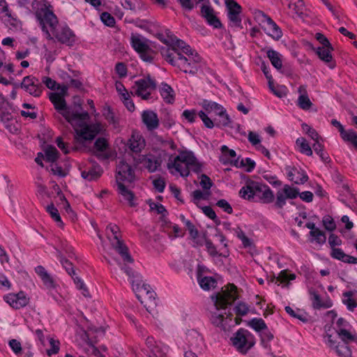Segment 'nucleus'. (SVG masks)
I'll use <instances>...</instances> for the list:
<instances>
[{
  "label": "nucleus",
  "instance_id": "b1692460",
  "mask_svg": "<svg viewBox=\"0 0 357 357\" xmlns=\"http://www.w3.org/2000/svg\"><path fill=\"white\" fill-rule=\"evenodd\" d=\"M141 119L148 130L152 131L158 128L160 120L155 112L151 109L143 110L141 113Z\"/></svg>",
  "mask_w": 357,
  "mask_h": 357
},
{
  "label": "nucleus",
  "instance_id": "58836bf2",
  "mask_svg": "<svg viewBox=\"0 0 357 357\" xmlns=\"http://www.w3.org/2000/svg\"><path fill=\"white\" fill-rule=\"evenodd\" d=\"M247 326L252 328L259 333L267 328V326L262 319L253 318L247 321Z\"/></svg>",
  "mask_w": 357,
  "mask_h": 357
},
{
  "label": "nucleus",
  "instance_id": "0e129e2a",
  "mask_svg": "<svg viewBox=\"0 0 357 357\" xmlns=\"http://www.w3.org/2000/svg\"><path fill=\"white\" fill-rule=\"evenodd\" d=\"M198 113L195 109H185L182 113V116L190 123L195 122Z\"/></svg>",
  "mask_w": 357,
  "mask_h": 357
},
{
  "label": "nucleus",
  "instance_id": "0eeeda50",
  "mask_svg": "<svg viewBox=\"0 0 357 357\" xmlns=\"http://www.w3.org/2000/svg\"><path fill=\"white\" fill-rule=\"evenodd\" d=\"M106 233L112 248L121 256L123 261L125 263H133L134 259L129 252L128 247L121 238L119 226L109 223L106 227Z\"/></svg>",
  "mask_w": 357,
  "mask_h": 357
},
{
  "label": "nucleus",
  "instance_id": "4468645a",
  "mask_svg": "<svg viewBox=\"0 0 357 357\" xmlns=\"http://www.w3.org/2000/svg\"><path fill=\"white\" fill-rule=\"evenodd\" d=\"M227 10V17L231 26L242 29L241 13L242 8L235 0H225Z\"/></svg>",
  "mask_w": 357,
  "mask_h": 357
},
{
  "label": "nucleus",
  "instance_id": "20e7f679",
  "mask_svg": "<svg viewBox=\"0 0 357 357\" xmlns=\"http://www.w3.org/2000/svg\"><path fill=\"white\" fill-rule=\"evenodd\" d=\"M128 280L132 284L136 297L144 305L147 312L154 310L157 306L156 294L149 284L143 282L142 275L135 271L131 277H128Z\"/></svg>",
  "mask_w": 357,
  "mask_h": 357
},
{
  "label": "nucleus",
  "instance_id": "09e8293b",
  "mask_svg": "<svg viewBox=\"0 0 357 357\" xmlns=\"http://www.w3.org/2000/svg\"><path fill=\"white\" fill-rule=\"evenodd\" d=\"M348 344L338 343L334 348L340 357H351V351Z\"/></svg>",
  "mask_w": 357,
  "mask_h": 357
},
{
  "label": "nucleus",
  "instance_id": "774afa93",
  "mask_svg": "<svg viewBox=\"0 0 357 357\" xmlns=\"http://www.w3.org/2000/svg\"><path fill=\"white\" fill-rule=\"evenodd\" d=\"M153 185L155 190L160 193H162L164 192L165 186H166L165 180L161 177L154 179L153 181Z\"/></svg>",
  "mask_w": 357,
  "mask_h": 357
},
{
  "label": "nucleus",
  "instance_id": "680f3d73",
  "mask_svg": "<svg viewBox=\"0 0 357 357\" xmlns=\"http://www.w3.org/2000/svg\"><path fill=\"white\" fill-rule=\"evenodd\" d=\"M100 20L105 25L109 26V27L114 26V25L116 24L114 17L110 13H109L107 12H103L100 15Z\"/></svg>",
  "mask_w": 357,
  "mask_h": 357
},
{
  "label": "nucleus",
  "instance_id": "f704fd0d",
  "mask_svg": "<svg viewBox=\"0 0 357 357\" xmlns=\"http://www.w3.org/2000/svg\"><path fill=\"white\" fill-rule=\"evenodd\" d=\"M102 174V169L100 166H93L87 170L81 172L82 177L89 181L98 180Z\"/></svg>",
  "mask_w": 357,
  "mask_h": 357
},
{
  "label": "nucleus",
  "instance_id": "72a5a7b5",
  "mask_svg": "<svg viewBox=\"0 0 357 357\" xmlns=\"http://www.w3.org/2000/svg\"><path fill=\"white\" fill-rule=\"evenodd\" d=\"M160 93L167 104H173L175 101V93L170 85L162 82L160 87Z\"/></svg>",
  "mask_w": 357,
  "mask_h": 357
},
{
  "label": "nucleus",
  "instance_id": "5fc2aeb1",
  "mask_svg": "<svg viewBox=\"0 0 357 357\" xmlns=\"http://www.w3.org/2000/svg\"><path fill=\"white\" fill-rule=\"evenodd\" d=\"M331 257L335 259L347 263L349 255H347L341 248H334L331 251Z\"/></svg>",
  "mask_w": 357,
  "mask_h": 357
},
{
  "label": "nucleus",
  "instance_id": "39448f33",
  "mask_svg": "<svg viewBox=\"0 0 357 357\" xmlns=\"http://www.w3.org/2000/svg\"><path fill=\"white\" fill-rule=\"evenodd\" d=\"M168 168L174 169L182 177L190 174V169L198 174L202 172V165L191 151H180L173 161L168 162Z\"/></svg>",
  "mask_w": 357,
  "mask_h": 357
},
{
  "label": "nucleus",
  "instance_id": "79ce46f5",
  "mask_svg": "<svg viewBox=\"0 0 357 357\" xmlns=\"http://www.w3.org/2000/svg\"><path fill=\"white\" fill-rule=\"evenodd\" d=\"M350 329L341 330L337 333L339 337L343 343L349 344L350 342L357 343V334H353L349 331Z\"/></svg>",
  "mask_w": 357,
  "mask_h": 357
},
{
  "label": "nucleus",
  "instance_id": "7ed1b4c3",
  "mask_svg": "<svg viewBox=\"0 0 357 357\" xmlns=\"http://www.w3.org/2000/svg\"><path fill=\"white\" fill-rule=\"evenodd\" d=\"M238 195L242 199L250 202L256 198L258 202L264 204L272 203L275 198L273 191L268 185L252 179L245 181Z\"/></svg>",
  "mask_w": 357,
  "mask_h": 357
},
{
  "label": "nucleus",
  "instance_id": "c03bdc74",
  "mask_svg": "<svg viewBox=\"0 0 357 357\" xmlns=\"http://www.w3.org/2000/svg\"><path fill=\"white\" fill-rule=\"evenodd\" d=\"M332 322L335 325V329L338 333L341 330L350 329L351 325L349 323L342 317H337V314H335L332 317Z\"/></svg>",
  "mask_w": 357,
  "mask_h": 357
},
{
  "label": "nucleus",
  "instance_id": "f3484780",
  "mask_svg": "<svg viewBox=\"0 0 357 357\" xmlns=\"http://www.w3.org/2000/svg\"><path fill=\"white\" fill-rule=\"evenodd\" d=\"M284 172L287 178L296 185L304 184L309 179L306 172L300 167L286 165Z\"/></svg>",
  "mask_w": 357,
  "mask_h": 357
},
{
  "label": "nucleus",
  "instance_id": "f257e3e1",
  "mask_svg": "<svg viewBox=\"0 0 357 357\" xmlns=\"http://www.w3.org/2000/svg\"><path fill=\"white\" fill-rule=\"evenodd\" d=\"M160 54L165 61L180 70L195 75L202 70L204 61L197 52L185 41L171 38L170 47H162Z\"/></svg>",
  "mask_w": 357,
  "mask_h": 357
},
{
  "label": "nucleus",
  "instance_id": "13d9d810",
  "mask_svg": "<svg viewBox=\"0 0 357 357\" xmlns=\"http://www.w3.org/2000/svg\"><path fill=\"white\" fill-rule=\"evenodd\" d=\"M322 223L324 228L329 231H333L336 229V224L331 215H327L324 216Z\"/></svg>",
  "mask_w": 357,
  "mask_h": 357
},
{
  "label": "nucleus",
  "instance_id": "4c0bfd02",
  "mask_svg": "<svg viewBox=\"0 0 357 357\" xmlns=\"http://www.w3.org/2000/svg\"><path fill=\"white\" fill-rule=\"evenodd\" d=\"M103 116H105V119L107 121V122L110 125H112L114 128H116L119 126V119L118 117L116 116L114 112L109 106H107L104 108Z\"/></svg>",
  "mask_w": 357,
  "mask_h": 357
},
{
  "label": "nucleus",
  "instance_id": "864d4df0",
  "mask_svg": "<svg viewBox=\"0 0 357 357\" xmlns=\"http://www.w3.org/2000/svg\"><path fill=\"white\" fill-rule=\"evenodd\" d=\"M344 298L342 299V302L344 305H347L348 310L353 311L354 308L357 306L356 301L351 298L352 294L350 291H347L343 294Z\"/></svg>",
  "mask_w": 357,
  "mask_h": 357
},
{
  "label": "nucleus",
  "instance_id": "9b49d317",
  "mask_svg": "<svg viewBox=\"0 0 357 357\" xmlns=\"http://www.w3.org/2000/svg\"><path fill=\"white\" fill-rule=\"evenodd\" d=\"M233 346L242 354H245L255 344V336L248 330L240 328L231 338Z\"/></svg>",
  "mask_w": 357,
  "mask_h": 357
},
{
  "label": "nucleus",
  "instance_id": "5701e85b",
  "mask_svg": "<svg viewBox=\"0 0 357 357\" xmlns=\"http://www.w3.org/2000/svg\"><path fill=\"white\" fill-rule=\"evenodd\" d=\"M198 116L202 121L204 126L209 129H212L214 127H216L218 128L227 127L231 123V120H230L229 117H225L224 119L218 118V119H214L213 120H212L211 118L209 117L208 115L202 110L199 111L198 112Z\"/></svg>",
  "mask_w": 357,
  "mask_h": 357
},
{
  "label": "nucleus",
  "instance_id": "aec40b11",
  "mask_svg": "<svg viewBox=\"0 0 357 357\" xmlns=\"http://www.w3.org/2000/svg\"><path fill=\"white\" fill-rule=\"evenodd\" d=\"M137 162L143 165L149 172H155L160 168L162 160L152 154L139 155Z\"/></svg>",
  "mask_w": 357,
  "mask_h": 357
},
{
  "label": "nucleus",
  "instance_id": "bf43d9fd",
  "mask_svg": "<svg viewBox=\"0 0 357 357\" xmlns=\"http://www.w3.org/2000/svg\"><path fill=\"white\" fill-rule=\"evenodd\" d=\"M303 132L307 134L312 140H317L320 139L318 132L307 123H303L301 125Z\"/></svg>",
  "mask_w": 357,
  "mask_h": 357
},
{
  "label": "nucleus",
  "instance_id": "3c124183",
  "mask_svg": "<svg viewBox=\"0 0 357 357\" xmlns=\"http://www.w3.org/2000/svg\"><path fill=\"white\" fill-rule=\"evenodd\" d=\"M287 6L298 15L303 14L305 5L303 0H295L294 1L289 2Z\"/></svg>",
  "mask_w": 357,
  "mask_h": 357
},
{
  "label": "nucleus",
  "instance_id": "69168bd1",
  "mask_svg": "<svg viewBox=\"0 0 357 357\" xmlns=\"http://www.w3.org/2000/svg\"><path fill=\"white\" fill-rule=\"evenodd\" d=\"M115 71L120 78L127 76L128 69L126 65L123 62H119L115 66Z\"/></svg>",
  "mask_w": 357,
  "mask_h": 357
},
{
  "label": "nucleus",
  "instance_id": "4d7b16f0",
  "mask_svg": "<svg viewBox=\"0 0 357 357\" xmlns=\"http://www.w3.org/2000/svg\"><path fill=\"white\" fill-rule=\"evenodd\" d=\"M94 149L96 151H105L109 147L107 140L104 137H98L94 142Z\"/></svg>",
  "mask_w": 357,
  "mask_h": 357
},
{
  "label": "nucleus",
  "instance_id": "cd10ccee",
  "mask_svg": "<svg viewBox=\"0 0 357 357\" xmlns=\"http://www.w3.org/2000/svg\"><path fill=\"white\" fill-rule=\"evenodd\" d=\"M35 272L40 278L45 289L52 291L56 289V283L43 266H37L35 268Z\"/></svg>",
  "mask_w": 357,
  "mask_h": 357
},
{
  "label": "nucleus",
  "instance_id": "423d86ee",
  "mask_svg": "<svg viewBox=\"0 0 357 357\" xmlns=\"http://www.w3.org/2000/svg\"><path fill=\"white\" fill-rule=\"evenodd\" d=\"M49 99L53 104L55 109L58 111L65 119L70 123L73 124L77 120H86L89 119V115L87 112H73L67 107L66 101L62 93H50Z\"/></svg>",
  "mask_w": 357,
  "mask_h": 357
},
{
  "label": "nucleus",
  "instance_id": "e433bc0d",
  "mask_svg": "<svg viewBox=\"0 0 357 357\" xmlns=\"http://www.w3.org/2000/svg\"><path fill=\"white\" fill-rule=\"evenodd\" d=\"M267 57L270 60L271 64L278 70H280L282 67V61L281 59V54L273 50L270 49L266 52Z\"/></svg>",
  "mask_w": 357,
  "mask_h": 357
},
{
  "label": "nucleus",
  "instance_id": "de8ad7c7",
  "mask_svg": "<svg viewBox=\"0 0 357 357\" xmlns=\"http://www.w3.org/2000/svg\"><path fill=\"white\" fill-rule=\"evenodd\" d=\"M46 211L50 214L51 218L58 223L59 226H63V222L61 220V218L60 216V214L59 213V211L55 207L53 203H51L50 204H48L46 208Z\"/></svg>",
  "mask_w": 357,
  "mask_h": 357
},
{
  "label": "nucleus",
  "instance_id": "37998d69",
  "mask_svg": "<svg viewBox=\"0 0 357 357\" xmlns=\"http://www.w3.org/2000/svg\"><path fill=\"white\" fill-rule=\"evenodd\" d=\"M342 139L346 142H350L357 149V132L352 129L345 130L340 135Z\"/></svg>",
  "mask_w": 357,
  "mask_h": 357
},
{
  "label": "nucleus",
  "instance_id": "338daca9",
  "mask_svg": "<svg viewBox=\"0 0 357 357\" xmlns=\"http://www.w3.org/2000/svg\"><path fill=\"white\" fill-rule=\"evenodd\" d=\"M50 344L51 348L47 351V354L49 356H51L52 355L56 354L59 352L60 342L58 340L50 338Z\"/></svg>",
  "mask_w": 357,
  "mask_h": 357
},
{
  "label": "nucleus",
  "instance_id": "c756f323",
  "mask_svg": "<svg viewBox=\"0 0 357 357\" xmlns=\"http://www.w3.org/2000/svg\"><path fill=\"white\" fill-rule=\"evenodd\" d=\"M311 299L313 307L315 310L327 309L333 305L332 301L327 295L321 297L317 293L313 292L311 294Z\"/></svg>",
  "mask_w": 357,
  "mask_h": 357
},
{
  "label": "nucleus",
  "instance_id": "bb28decb",
  "mask_svg": "<svg viewBox=\"0 0 357 357\" xmlns=\"http://www.w3.org/2000/svg\"><path fill=\"white\" fill-rule=\"evenodd\" d=\"M127 146L132 153L138 154L144 149L146 142L139 132H133L128 139Z\"/></svg>",
  "mask_w": 357,
  "mask_h": 357
},
{
  "label": "nucleus",
  "instance_id": "a878e982",
  "mask_svg": "<svg viewBox=\"0 0 357 357\" xmlns=\"http://www.w3.org/2000/svg\"><path fill=\"white\" fill-rule=\"evenodd\" d=\"M332 51H333L332 45H328L327 47H318L314 50V52L319 59L327 64L329 68L334 69L336 66V63L333 59L331 53Z\"/></svg>",
  "mask_w": 357,
  "mask_h": 357
},
{
  "label": "nucleus",
  "instance_id": "8fccbe9b",
  "mask_svg": "<svg viewBox=\"0 0 357 357\" xmlns=\"http://www.w3.org/2000/svg\"><path fill=\"white\" fill-rule=\"evenodd\" d=\"M255 20L264 28L272 19L264 12L257 10L254 13Z\"/></svg>",
  "mask_w": 357,
  "mask_h": 357
},
{
  "label": "nucleus",
  "instance_id": "603ef678",
  "mask_svg": "<svg viewBox=\"0 0 357 357\" xmlns=\"http://www.w3.org/2000/svg\"><path fill=\"white\" fill-rule=\"evenodd\" d=\"M309 234L318 244L323 245L326 243V234L323 231L320 230L319 228L316 229L314 231H310Z\"/></svg>",
  "mask_w": 357,
  "mask_h": 357
},
{
  "label": "nucleus",
  "instance_id": "a18cd8bd",
  "mask_svg": "<svg viewBox=\"0 0 357 357\" xmlns=\"http://www.w3.org/2000/svg\"><path fill=\"white\" fill-rule=\"evenodd\" d=\"M259 336L261 338V344L265 349H270L271 348V344L270 342L273 340L274 335L271 331L268 330L267 328L266 330L261 331V333H259Z\"/></svg>",
  "mask_w": 357,
  "mask_h": 357
},
{
  "label": "nucleus",
  "instance_id": "393cba45",
  "mask_svg": "<svg viewBox=\"0 0 357 357\" xmlns=\"http://www.w3.org/2000/svg\"><path fill=\"white\" fill-rule=\"evenodd\" d=\"M146 344L149 349V357H165L168 347L161 342H156L153 337H148Z\"/></svg>",
  "mask_w": 357,
  "mask_h": 357
},
{
  "label": "nucleus",
  "instance_id": "6ab92c4d",
  "mask_svg": "<svg viewBox=\"0 0 357 357\" xmlns=\"http://www.w3.org/2000/svg\"><path fill=\"white\" fill-rule=\"evenodd\" d=\"M298 189L286 184L284 185L282 190L277 192L275 206L278 208H282L286 205V200L287 199H296L298 197Z\"/></svg>",
  "mask_w": 357,
  "mask_h": 357
},
{
  "label": "nucleus",
  "instance_id": "473e14b6",
  "mask_svg": "<svg viewBox=\"0 0 357 357\" xmlns=\"http://www.w3.org/2000/svg\"><path fill=\"white\" fill-rule=\"evenodd\" d=\"M298 92L301 95L298 98L297 105L303 110H309L312 105V102L306 94V87L303 85L300 86L298 87Z\"/></svg>",
  "mask_w": 357,
  "mask_h": 357
},
{
  "label": "nucleus",
  "instance_id": "2eb2a0df",
  "mask_svg": "<svg viewBox=\"0 0 357 357\" xmlns=\"http://www.w3.org/2000/svg\"><path fill=\"white\" fill-rule=\"evenodd\" d=\"M20 86L31 96L38 98L43 91V85L40 80L34 76L28 75L23 78Z\"/></svg>",
  "mask_w": 357,
  "mask_h": 357
},
{
  "label": "nucleus",
  "instance_id": "f8f14e48",
  "mask_svg": "<svg viewBox=\"0 0 357 357\" xmlns=\"http://www.w3.org/2000/svg\"><path fill=\"white\" fill-rule=\"evenodd\" d=\"M85 120H77L79 122L78 128H75L76 135L79 139L91 141L101 131V125L99 123H86Z\"/></svg>",
  "mask_w": 357,
  "mask_h": 357
},
{
  "label": "nucleus",
  "instance_id": "c85d7f7f",
  "mask_svg": "<svg viewBox=\"0 0 357 357\" xmlns=\"http://www.w3.org/2000/svg\"><path fill=\"white\" fill-rule=\"evenodd\" d=\"M202 16L205 18L207 23L215 29L222 26L220 20L215 15L213 8L208 5H203L201 8Z\"/></svg>",
  "mask_w": 357,
  "mask_h": 357
},
{
  "label": "nucleus",
  "instance_id": "ddd939ff",
  "mask_svg": "<svg viewBox=\"0 0 357 357\" xmlns=\"http://www.w3.org/2000/svg\"><path fill=\"white\" fill-rule=\"evenodd\" d=\"M135 85L136 86L135 95L144 100H150L151 98V91L156 88L155 80L150 76L136 80Z\"/></svg>",
  "mask_w": 357,
  "mask_h": 357
},
{
  "label": "nucleus",
  "instance_id": "6e6552de",
  "mask_svg": "<svg viewBox=\"0 0 357 357\" xmlns=\"http://www.w3.org/2000/svg\"><path fill=\"white\" fill-rule=\"evenodd\" d=\"M237 287L234 284H228L219 291L211 296V299L218 310H226L238 299Z\"/></svg>",
  "mask_w": 357,
  "mask_h": 357
},
{
  "label": "nucleus",
  "instance_id": "a19ab883",
  "mask_svg": "<svg viewBox=\"0 0 357 357\" xmlns=\"http://www.w3.org/2000/svg\"><path fill=\"white\" fill-rule=\"evenodd\" d=\"M296 279V275L294 273H291L289 270H282L281 271L278 277L275 278L276 283L279 282L280 284H287L289 281L294 280Z\"/></svg>",
  "mask_w": 357,
  "mask_h": 357
},
{
  "label": "nucleus",
  "instance_id": "49530a36",
  "mask_svg": "<svg viewBox=\"0 0 357 357\" xmlns=\"http://www.w3.org/2000/svg\"><path fill=\"white\" fill-rule=\"evenodd\" d=\"M59 156L58 150L54 146L50 145L45 150V158L47 162H54Z\"/></svg>",
  "mask_w": 357,
  "mask_h": 357
},
{
  "label": "nucleus",
  "instance_id": "412c9836",
  "mask_svg": "<svg viewBox=\"0 0 357 357\" xmlns=\"http://www.w3.org/2000/svg\"><path fill=\"white\" fill-rule=\"evenodd\" d=\"M200 105L208 115L214 114L218 118L224 119L225 117H229L224 107L216 102L203 100Z\"/></svg>",
  "mask_w": 357,
  "mask_h": 357
},
{
  "label": "nucleus",
  "instance_id": "a211bd4d",
  "mask_svg": "<svg viewBox=\"0 0 357 357\" xmlns=\"http://www.w3.org/2000/svg\"><path fill=\"white\" fill-rule=\"evenodd\" d=\"M51 34L57 41L68 46H73L75 42L76 36L74 31L66 24L56 27Z\"/></svg>",
  "mask_w": 357,
  "mask_h": 357
},
{
  "label": "nucleus",
  "instance_id": "4be33fe9",
  "mask_svg": "<svg viewBox=\"0 0 357 357\" xmlns=\"http://www.w3.org/2000/svg\"><path fill=\"white\" fill-rule=\"evenodd\" d=\"M3 299L10 307L15 310L26 306L29 301L24 291H20L17 294H8L4 296Z\"/></svg>",
  "mask_w": 357,
  "mask_h": 357
},
{
  "label": "nucleus",
  "instance_id": "052dcab7",
  "mask_svg": "<svg viewBox=\"0 0 357 357\" xmlns=\"http://www.w3.org/2000/svg\"><path fill=\"white\" fill-rule=\"evenodd\" d=\"M168 227L172 229V231L169 233L170 238H175L183 236L184 233L182 231L181 229L178 225L169 222Z\"/></svg>",
  "mask_w": 357,
  "mask_h": 357
},
{
  "label": "nucleus",
  "instance_id": "6e6d98bb",
  "mask_svg": "<svg viewBox=\"0 0 357 357\" xmlns=\"http://www.w3.org/2000/svg\"><path fill=\"white\" fill-rule=\"evenodd\" d=\"M59 261L63 268L66 270L69 275L72 277L76 274L74 269V266L71 261L65 257H61Z\"/></svg>",
  "mask_w": 357,
  "mask_h": 357
},
{
  "label": "nucleus",
  "instance_id": "9d476101",
  "mask_svg": "<svg viewBox=\"0 0 357 357\" xmlns=\"http://www.w3.org/2000/svg\"><path fill=\"white\" fill-rule=\"evenodd\" d=\"M36 17L40 26L45 35V38L47 40H53L54 38L50 31L52 32L57 27L58 19L56 15L52 10L46 7L44 9H41L40 13H38Z\"/></svg>",
  "mask_w": 357,
  "mask_h": 357
},
{
  "label": "nucleus",
  "instance_id": "7c9ffc66",
  "mask_svg": "<svg viewBox=\"0 0 357 357\" xmlns=\"http://www.w3.org/2000/svg\"><path fill=\"white\" fill-rule=\"evenodd\" d=\"M197 280L200 287L205 291H208L212 288H215L217 285V281L213 277L202 276V266L200 265L197 267Z\"/></svg>",
  "mask_w": 357,
  "mask_h": 357
},
{
  "label": "nucleus",
  "instance_id": "1a4fd4ad",
  "mask_svg": "<svg viewBox=\"0 0 357 357\" xmlns=\"http://www.w3.org/2000/svg\"><path fill=\"white\" fill-rule=\"evenodd\" d=\"M149 40L139 34H132L130 37V45L139 54L142 60L145 62L152 63L154 59V51L148 44Z\"/></svg>",
  "mask_w": 357,
  "mask_h": 357
},
{
  "label": "nucleus",
  "instance_id": "e2e57ef3",
  "mask_svg": "<svg viewBox=\"0 0 357 357\" xmlns=\"http://www.w3.org/2000/svg\"><path fill=\"white\" fill-rule=\"evenodd\" d=\"M72 278L77 288L80 290H82L83 295L86 296L89 294V291L84 280L81 278L77 276L76 274L72 276Z\"/></svg>",
  "mask_w": 357,
  "mask_h": 357
},
{
  "label": "nucleus",
  "instance_id": "f03ea898",
  "mask_svg": "<svg viewBox=\"0 0 357 357\" xmlns=\"http://www.w3.org/2000/svg\"><path fill=\"white\" fill-rule=\"evenodd\" d=\"M79 320L81 322V328L77 332L76 341L82 346L86 344L88 347L84 348L86 354H91L95 356L104 357L100 351L95 347L98 342V336H103L105 333V328L103 326L98 327L83 316V314H79Z\"/></svg>",
  "mask_w": 357,
  "mask_h": 357
},
{
  "label": "nucleus",
  "instance_id": "ea45409f",
  "mask_svg": "<svg viewBox=\"0 0 357 357\" xmlns=\"http://www.w3.org/2000/svg\"><path fill=\"white\" fill-rule=\"evenodd\" d=\"M296 144L299 146V151L301 153L307 156H311L312 155L313 151L312 147L310 146L305 138L303 137H298L296 141Z\"/></svg>",
  "mask_w": 357,
  "mask_h": 357
},
{
  "label": "nucleus",
  "instance_id": "c9c22d12",
  "mask_svg": "<svg viewBox=\"0 0 357 357\" xmlns=\"http://www.w3.org/2000/svg\"><path fill=\"white\" fill-rule=\"evenodd\" d=\"M116 185L118 193L121 195L125 200L128 202L130 206H132L134 205V193L126 186L125 183H116Z\"/></svg>",
  "mask_w": 357,
  "mask_h": 357
},
{
  "label": "nucleus",
  "instance_id": "2f4dec72",
  "mask_svg": "<svg viewBox=\"0 0 357 357\" xmlns=\"http://www.w3.org/2000/svg\"><path fill=\"white\" fill-rule=\"evenodd\" d=\"M264 32L275 40H279L282 37V31L280 26L271 20L263 28Z\"/></svg>",
  "mask_w": 357,
  "mask_h": 357
},
{
  "label": "nucleus",
  "instance_id": "dca6fc26",
  "mask_svg": "<svg viewBox=\"0 0 357 357\" xmlns=\"http://www.w3.org/2000/svg\"><path fill=\"white\" fill-rule=\"evenodd\" d=\"M135 179V169L128 163L121 161L116 167V183H131Z\"/></svg>",
  "mask_w": 357,
  "mask_h": 357
}]
</instances>
